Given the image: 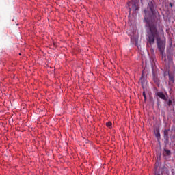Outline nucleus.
I'll list each match as a JSON object with an SVG mask.
<instances>
[{
  "instance_id": "7",
  "label": "nucleus",
  "mask_w": 175,
  "mask_h": 175,
  "mask_svg": "<svg viewBox=\"0 0 175 175\" xmlns=\"http://www.w3.org/2000/svg\"><path fill=\"white\" fill-rule=\"evenodd\" d=\"M153 81H154L156 84H158L159 83V79H158V77L155 75V74H153Z\"/></svg>"
},
{
  "instance_id": "6",
  "label": "nucleus",
  "mask_w": 175,
  "mask_h": 175,
  "mask_svg": "<svg viewBox=\"0 0 175 175\" xmlns=\"http://www.w3.org/2000/svg\"><path fill=\"white\" fill-rule=\"evenodd\" d=\"M164 139L169 140V130L167 129L164 130Z\"/></svg>"
},
{
  "instance_id": "3",
  "label": "nucleus",
  "mask_w": 175,
  "mask_h": 175,
  "mask_svg": "<svg viewBox=\"0 0 175 175\" xmlns=\"http://www.w3.org/2000/svg\"><path fill=\"white\" fill-rule=\"evenodd\" d=\"M167 71L168 72L170 83L173 84L174 83L175 65L172 58L169 59L168 60V68H167Z\"/></svg>"
},
{
  "instance_id": "14",
  "label": "nucleus",
  "mask_w": 175,
  "mask_h": 175,
  "mask_svg": "<svg viewBox=\"0 0 175 175\" xmlns=\"http://www.w3.org/2000/svg\"><path fill=\"white\" fill-rule=\"evenodd\" d=\"M157 169H158V167L156 166V167H155V170H157Z\"/></svg>"
},
{
  "instance_id": "9",
  "label": "nucleus",
  "mask_w": 175,
  "mask_h": 175,
  "mask_svg": "<svg viewBox=\"0 0 175 175\" xmlns=\"http://www.w3.org/2000/svg\"><path fill=\"white\" fill-rule=\"evenodd\" d=\"M107 126H108V128H110V126H111V125H113V124L111 123V122H109L107 123H106Z\"/></svg>"
},
{
  "instance_id": "5",
  "label": "nucleus",
  "mask_w": 175,
  "mask_h": 175,
  "mask_svg": "<svg viewBox=\"0 0 175 175\" xmlns=\"http://www.w3.org/2000/svg\"><path fill=\"white\" fill-rule=\"evenodd\" d=\"M157 96H159V98H160L161 99H163V100H167V99L166 98V96H165V94H163V92H157Z\"/></svg>"
},
{
  "instance_id": "13",
  "label": "nucleus",
  "mask_w": 175,
  "mask_h": 175,
  "mask_svg": "<svg viewBox=\"0 0 175 175\" xmlns=\"http://www.w3.org/2000/svg\"><path fill=\"white\" fill-rule=\"evenodd\" d=\"M170 8H173V3H170Z\"/></svg>"
},
{
  "instance_id": "2",
  "label": "nucleus",
  "mask_w": 175,
  "mask_h": 175,
  "mask_svg": "<svg viewBox=\"0 0 175 175\" xmlns=\"http://www.w3.org/2000/svg\"><path fill=\"white\" fill-rule=\"evenodd\" d=\"M144 20L146 21V28H148L150 25H156L157 26V15H155V6L154 3L150 1L148 3V7L147 10H144Z\"/></svg>"
},
{
  "instance_id": "11",
  "label": "nucleus",
  "mask_w": 175,
  "mask_h": 175,
  "mask_svg": "<svg viewBox=\"0 0 175 175\" xmlns=\"http://www.w3.org/2000/svg\"><path fill=\"white\" fill-rule=\"evenodd\" d=\"M156 136H157V137H161V134L159 133V132H158V133L156 134Z\"/></svg>"
},
{
  "instance_id": "4",
  "label": "nucleus",
  "mask_w": 175,
  "mask_h": 175,
  "mask_svg": "<svg viewBox=\"0 0 175 175\" xmlns=\"http://www.w3.org/2000/svg\"><path fill=\"white\" fill-rule=\"evenodd\" d=\"M129 12H136L139 10V6L137 5V3L130 2L128 3Z\"/></svg>"
},
{
  "instance_id": "8",
  "label": "nucleus",
  "mask_w": 175,
  "mask_h": 175,
  "mask_svg": "<svg viewBox=\"0 0 175 175\" xmlns=\"http://www.w3.org/2000/svg\"><path fill=\"white\" fill-rule=\"evenodd\" d=\"M164 154H165V155L169 156V155H170V154H172V152H170V150H167V149H165V150H164Z\"/></svg>"
},
{
  "instance_id": "12",
  "label": "nucleus",
  "mask_w": 175,
  "mask_h": 175,
  "mask_svg": "<svg viewBox=\"0 0 175 175\" xmlns=\"http://www.w3.org/2000/svg\"><path fill=\"white\" fill-rule=\"evenodd\" d=\"M143 96L144 97V98L146 99V93L144 92H143Z\"/></svg>"
},
{
  "instance_id": "1",
  "label": "nucleus",
  "mask_w": 175,
  "mask_h": 175,
  "mask_svg": "<svg viewBox=\"0 0 175 175\" xmlns=\"http://www.w3.org/2000/svg\"><path fill=\"white\" fill-rule=\"evenodd\" d=\"M146 33L148 38L147 42L150 46L155 44V39L157 40V49H159L160 54L162 55V58H163L166 41L162 40L161 38H159V31H158L157 25H151L147 27Z\"/></svg>"
},
{
  "instance_id": "10",
  "label": "nucleus",
  "mask_w": 175,
  "mask_h": 175,
  "mask_svg": "<svg viewBox=\"0 0 175 175\" xmlns=\"http://www.w3.org/2000/svg\"><path fill=\"white\" fill-rule=\"evenodd\" d=\"M172 100H169L168 102L167 103V105H168L169 106H172Z\"/></svg>"
}]
</instances>
